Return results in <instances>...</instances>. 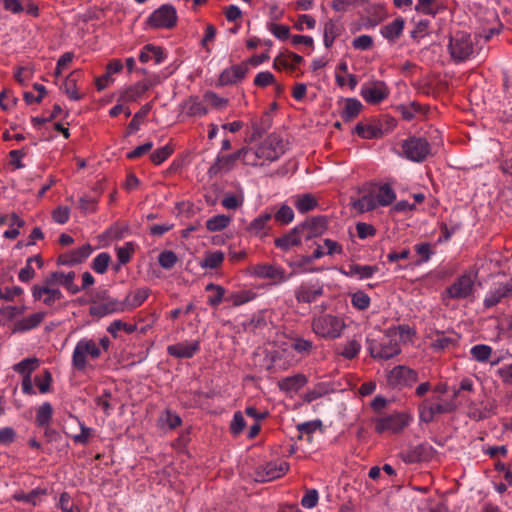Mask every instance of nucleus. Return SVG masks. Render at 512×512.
<instances>
[{
	"label": "nucleus",
	"mask_w": 512,
	"mask_h": 512,
	"mask_svg": "<svg viewBox=\"0 0 512 512\" xmlns=\"http://www.w3.org/2000/svg\"><path fill=\"white\" fill-rule=\"evenodd\" d=\"M90 244H84L77 249L59 255L57 263L60 265L73 266L84 262L92 253Z\"/></svg>",
	"instance_id": "nucleus-18"
},
{
	"label": "nucleus",
	"mask_w": 512,
	"mask_h": 512,
	"mask_svg": "<svg viewBox=\"0 0 512 512\" xmlns=\"http://www.w3.org/2000/svg\"><path fill=\"white\" fill-rule=\"evenodd\" d=\"M110 260V255L102 252L93 259L91 267L96 273L103 274L106 272Z\"/></svg>",
	"instance_id": "nucleus-52"
},
{
	"label": "nucleus",
	"mask_w": 512,
	"mask_h": 512,
	"mask_svg": "<svg viewBox=\"0 0 512 512\" xmlns=\"http://www.w3.org/2000/svg\"><path fill=\"white\" fill-rule=\"evenodd\" d=\"M404 24H405V22H404L403 18H401V17L396 18L391 23L383 26L380 29V33L387 40L395 41L402 35L403 29H404Z\"/></svg>",
	"instance_id": "nucleus-29"
},
{
	"label": "nucleus",
	"mask_w": 512,
	"mask_h": 512,
	"mask_svg": "<svg viewBox=\"0 0 512 512\" xmlns=\"http://www.w3.org/2000/svg\"><path fill=\"white\" fill-rule=\"evenodd\" d=\"M268 30L278 39L284 41L290 37V28L287 25L270 23Z\"/></svg>",
	"instance_id": "nucleus-57"
},
{
	"label": "nucleus",
	"mask_w": 512,
	"mask_h": 512,
	"mask_svg": "<svg viewBox=\"0 0 512 512\" xmlns=\"http://www.w3.org/2000/svg\"><path fill=\"white\" fill-rule=\"evenodd\" d=\"M458 336H447L444 333H437L431 342V347L436 351H443L457 344Z\"/></svg>",
	"instance_id": "nucleus-34"
},
{
	"label": "nucleus",
	"mask_w": 512,
	"mask_h": 512,
	"mask_svg": "<svg viewBox=\"0 0 512 512\" xmlns=\"http://www.w3.org/2000/svg\"><path fill=\"white\" fill-rule=\"evenodd\" d=\"M289 347L298 354L306 356L311 353L314 345L310 340H306L301 337H295L290 339Z\"/></svg>",
	"instance_id": "nucleus-38"
},
{
	"label": "nucleus",
	"mask_w": 512,
	"mask_h": 512,
	"mask_svg": "<svg viewBox=\"0 0 512 512\" xmlns=\"http://www.w3.org/2000/svg\"><path fill=\"white\" fill-rule=\"evenodd\" d=\"M512 298V280L495 283L487 292L484 306L491 308L505 300Z\"/></svg>",
	"instance_id": "nucleus-12"
},
{
	"label": "nucleus",
	"mask_w": 512,
	"mask_h": 512,
	"mask_svg": "<svg viewBox=\"0 0 512 512\" xmlns=\"http://www.w3.org/2000/svg\"><path fill=\"white\" fill-rule=\"evenodd\" d=\"M39 366V360L35 357L26 358L14 365V370L23 376H31V373Z\"/></svg>",
	"instance_id": "nucleus-44"
},
{
	"label": "nucleus",
	"mask_w": 512,
	"mask_h": 512,
	"mask_svg": "<svg viewBox=\"0 0 512 512\" xmlns=\"http://www.w3.org/2000/svg\"><path fill=\"white\" fill-rule=\"evenodd\" d=\"M319 495L316 489L306 490L305 495L301 499V505L304 508L312 509L318 504Z\"/></svg>",
	"instance_id": "nucleus-61"
},
{
	"label": "nucleus",
	"mask_w": 512,
	"mask_h": 512,
	"mask_svg": "<svg viewBox=\"0 0 512 512\" xmlns=\"http://www.w3.org/2000/svg\"><path fill=\"white\" fill-rule=\"evenodd\" d=\"M308 382L306 375L302 373L285 377L278 382V387L285 393H296Z\"/></svg>",
	"instance_id": "nucleus-23"
},
{
	"label": "nucleus",
	"mask_w": 512,
	"mask_h": 512,
	"mask_svg": "<svg viewBox=\"0 0 512 512\" xmlns=\"http://www.w3.org/2000/svg\"><path fill=\"white\" fill-rule=\"evenodd\" d=\"M243 202L244 198L242 195L228 194L224 196V198L221 201V204L224 208L228 210H236L237 208L242 206Z\"/></svg>",
	"instance_id": "nucleus-59"
},
{
	"label": "nucleus",
	"mask_w": 512,
	"mask_h": 512,
	"mask_svg": "<svg viewBox=\"0 0 512 512\" xmlns=\"http://www.w3.org/2000/svg\"><path fill=\"white\" fill-rule=\"evenodd\" d=\"M148 297V291L146 289H138L135 292L126 296L123 303L126 309H132L140 306Z\"/></svg>",
	"instance_id": "nucleus-39"
},
{
	"label": "nucleus",
	"mask_w": 512,
	"mask_h": 512,
	"mask_svg": "<svg viewBox=\"0 0 512 512\" xmlns=\"http://www.w3.org/2000/svg\"><path fill=\"white\" fill-rule=\"evenodd\" d=\"M256 274L262 278L279 279L285 281L284 270L278 266L264 264L255 269Z\"/></svg>",
	"instance_id": "nucleus-33"
},
{
	"label": "nucleus",
	"mask_w": 512,
	"mask_h": 512,
	"mask_svg": "<svg viewBox=\"0 0 512 512\" xmlns=\"http://www.w3.org/2000/svg\"><path fill=\"white\" fill-rule=\"evenodd\" d=\"M53 415V407L49 402H44L36 412L35 423L38 427L50 425Z\"/></svg>",
	"instance_id": "nucleus-35"
},
{
	"label": "nucleus",
	"mask_w": 512,
	"mask_h": 512,
	"mask_svg": "<svg viewBox=\"0 0 512 512\" xmlns=\"http://www.w3.org/2000/svg\"><path fill=\"white\" fill-rule=\"evenodd\" d=\"M255 294L252 291L244 290L236 293H231L225 298V301L233 306H239L252 300Z\"/></svg>",
	"instance_id": "nucleus-48"
},
{
	"label": "nucleus",
	"mask_w": 512,
	"mask_h": 512,
	"mask_svg": "<svg viewBox=\"0 0 512 512\" xmlns=\"http://www.w3.org/2000/svg\"><path fill=\"white\" fill-rule=\"evenodd\" d=\"M151 109L152 103L150 102L146 103L144 106L141 107V109L138 112L135 113L127 127V133L129 135L139 130L140 120L145 118L149 114Z\"/></svg>",
	"instance_id": "nucleus-40"
},
{
	"label": "nucleus",
	"mask_w": 512,
	"mask_h": 512,
	"mask_svg": "<svg viewBox=\"0 0 512 512\" xmlns=\"http://www.w3.org/2000/svg\"><path fill=\"white\" fill-rule=\"evenodd\" d=\"M274 220L280 225H288L294 219L293 209L286 204H282L274 214H272Z\"/></svg>",
	"instance_id": "nucleus-42"
},
{
	"label": "nucleus",
	"mask_w": 512,
	"mask_h": 512,
	"mask_svg": "<svg viewBox=\"0 0 512 512\" xmlns=\"http://www.w3.org/2000/svg\"><path fill=\"white\" fill-rule=\"evenodd\" d=\"M157 83V80H144L125 89L119 97L122 102H136Z\"/></svg>",
	"instance_id": "nucleus-19"
},
{
	"label": "nucleus",
	"mask_w": 512,
	"mask_h": 512,
	"mask_svg": "<svg viewBox=\"0 0 512 512\" xmlns=\"http://www.w3.org/2000/svg\"><path fill=\"white\" fill-rule=\"evenodd\" d=\"M470 353L474 360L478 362H486L492 354V348L485 344H478L471 348Z\"/></svg>",
	"instance_id": "nucleus-49"
},
{
	"label": "nucleus",
	"mask_w": 512,
	"mask_h": 512,
	"mask_svg": "<svg viewBox=\"0 0 512 512\" xmlns=\"http://www.w3.org/2000/svg\"><path fill=\"white\" fill-rule=\"evenodd\" d=\"M389 88L383 81H373L361 86L360 95L369 104H379L389 96Z\"/></svg>",
	"instance_id": "nucleus-11"
},
{
	"label": "nucleus",
	"mask_w": 512,
	"mask_h": 512,
	"mask_svg": "<svg viewBox=\"0 0 512 512\" xmlns=\"http://www.w3.org/2000/svg\"><path fill=\"white\" fill-rule=\"evenodd\" d=\"M98 358H100V351L96 346V341L91 338H82L74 347L71 365L73 370L77 372H86L93 368L89 360H97Z\"/></svg>",
	"instance_id": "nucleus-1"
},
{
	"label": "nucleus",
	"mask_w": 512,
	"mask_h": 512,
	"mask_svg": "<svg viewBox=\"0 0 512 512\" xmlns=\"http://www.w3.org/2000/svg\"><path fill=\"white\" fill-rule=\"evenodd\" d=\"M373 45V38L369 35H360L352 41V46L357 50H369Z\"/></svg>",
	"instance_id": "nucleus-64"
},
{
	"label": "nucleus",
	"mask_w": 512,
	"mask_h": 512,
	"mask_svg": "<svg viewBox=\"0 0 512 512\" xmlns=\"http://www.w3.org/2000/svg\"><path fill=\"white\" fill-rule=\"evenodd\" d=\"M338 35H339V29H338L337 25L332 20H329L328 22H326L325 26H324V37H323L325 47L326 48L331 47L334 40L336 39V37Z\"/></svg>",
	"instance_id": "nucleus-51"
},
{
	"label": "nucleus",
	"mask_w": 512,
	"mask_h": 512,
	"mask_svg": "<svg viewBox=\"0 0 512 512\" xmlns=\"http://www.w3.org/2000/svg\"><path fill=\"white\" fill-rule=\"evenodd\" d=\"M361 345L356 340H350L345 345L340 355L346 359H354L360 352Z\"/></svg>",
	"instance_id": "nucleus-60"
},
{
	"label": "nucleus",
	"mask_w": 512,
	"mask_h": 512,
	"mask_svg": "<svg viewBox=\"0 0 512 512\" xmlns=\"http://www.w3.org/2000/svg\"><path fill=\"white\" fill-rule=\"evenodd\" d=\"M473 50L470 35L467 33L456 32L450 37L449 51L454 61L462 62L467 60L473 54Z\"/></svg>",
	"instance_id": "nucleus-4"
},
{
	"label": "nucleus",
	"mask_w": 512,
	"mask_h": 512,
	"mask_svg": "<svg viewBox=\"0 0 512 512\" xmlns=\"http://www.w3.org/2000/svg\"><path fill=\"white\" fill-rule=\"evenodd\" d=\"M200 350L199 341H185L169 345L167 353L175 358H192Z\"/></svg>",
	"instance_id": "nucleus-20"
},
{
	"label": "nucleus",
	"mask_w": 512,
	"mask_h": 512,
	"mask_svg": "<svg viewBox=\"0 0 512 512\" xmlns=\"http://www.w3.org/2000/svg\"><path fill=\"white\" fill-rule=\"evenodd\" d=\"M178 262L177 255L171 250H164L158 256V263L164 269H171Z\"/></svg>",
	"instance_id": "nucleus-53"
},
{
	"label": "nucleus",
	"mask_w": 512,
	"mask_h": 512,
	"mask_svg": "<svg viewBox=\"0 0 512 512\" xmlns=\"http://www.w3.org/2000/svg\"><path fill=\"white\" fill-rule=\"evenodd\" d=\"M272 219L271 212L261 213L258 217L253 219L247 227V231L254 236L263 237L267 234L268 223Z\"/></svg>",
	"instance_id": "nucleus-24"
},
{
	"label": "nucleus",
	"mask_w": 512,
	"mask_h": 512,
	"mask_svg": "<svg viewBox=\"0 0 512 512\" xmlns=\"http://www.w3.org/2000/svg\"><path fill=\"white\" fill-rule=\"evenodd\" d=\"M59 507L63 512H80L79 508L71 501V497L67 492H63L60 495Z\"/></svg>",
	"instance_id": "nucleus-63"
},
{
	"label": "nucleus",
	"mask_w": 512,
	"mask_h": 512,
	"mask_svg": "<svg viewBox=\"0 0 512 512\" xmlns=\"http://www.w3.org/2000/svg\"><path fill=\"white\" fill-rule=\"evenodd\" d=\"M176 22L177 12L171 4L161 5L147 19V23L153 28L171 29L176 25Z\"/></svg>",
	"instance_id": "nucleus-8"
},
{
	"label": "nucleus",
	"mask_w": 512,
	"mask_h": 512,
	"mask_svg": "<svg viewBox=\"0 0 512 512\" xmlns=\"http://www.w3.org/2000/svg\"><path fill=\"white\" fill-rule=\"evenodd\" d=\"M172 152L173 149L169 145H165L151 153L150 159L155 165H160L172 154Z\"/></svg>",
	"instance_id": "nucleus-56"
},
{
	"label": "nucleus",
	"mask_w": 512,
	"mask_h": 512,
	"mask_svg": "<svg viewBox=\"0 0 512 512\" xmlns=\"http://www.w3.org/2000/svg\"><path fill=\"white\" fill-rule=\"evenodd\" d=\"M137 330V326L135 323L131 322H112L111 325L107 328V331L114 337L117 338L120 336V332H125L127 334H131Z\"/></svg>",
	"instance_id": "nucleus-46"
},
{
	"label": "nucleus",
	"mask_w": 512,
	"mask_h": 512,
	"mask_svg": "<svg viewBox=\"0 0 512 512\" xmlns=\"http://www.w3.org/2000/svg\"><path fill=\"white\" fill-rule=\"evenodd\" d=\"M303 232V226H295L288 233L274 240L275 246L281 250L287 251L297 246L301 242L300 234Z\"/></svg>",
	"instance_id": "nucleus-21"
},
{
	"label": "nucleus",
	"mask_w": 512,
	"mask_h": 512,
	"mask_svg": "<svg viewBox=\"0 0 512 512\" xmlns=\"http://www.w3.org/2000/svg\"><path fill=\"white\" fill-rule=\"evenodd\" d=\"M293 204L299 212L306 213L316 207L317 201L311 194H303L296 196L293 200Z\"/></svg>",
	"instance_id": "nucleus-36"
},
{
	"label": "nucleus",
	"mask_w": 512,
	"mask_h": 512,
	"mask_svg": "<svg viewBox=\"0 0 512 512\" xmlns=\"http://www.w3.org/2000/svg\"><path fill=\"white\" fill-rule=\"evenodd\" d=\"M75 272L70 271L68 273H64L62 271L52 272L46 279V283L52 285L53 287L61 285L65 287L71 294H76L80 291V287H78L75 283Z\"/></svg>",
	"instance_id": "nucleus-17"
},
{
	"label": "nucleus",
	"mask_w": 512,
	"mask_h": 512,
	"mask_svg": "<svg viewBox=\"0 0 512 512\" xmlns=\"http://www.w3.org/2000/svg\"><path fill=\"white\" fill-rule=\"evenodd\" d=\"M372 193L378 206H388L396 199V194L389 184L380 185Z\"/></svg>",
	"instance_id": "nucleus-30"
},
{
	"label": "nucleus",
	"mask_w": 512,
	"mask_h": 512,
	"mask_svg": "<svg viewBox=\"0 0 512 512\" xmlns=\"http://www.w3.org/2000/svg\"><path fill=\"white\" fill-rule=\"evenodd\" d=\"M377 271V266L350 264L348 269H342L341 273L347 277H357L362 280L371 278Z\"/></svg>",
	"instance_id": "nucleus-25"
},
{
	"label": "nucleus",
	"mask_w": 512,
	"mask_h": 512,
	"mask_svg": "<svg viewBox=\"0 0 512 512\" xmlns=\"http://www.w3.org/2000/svg\"><path fill=\"white\" fill-rule=\"evenodd\" d=\"M329 391H330L329 384L320 382V383L316 384L313 389L307 391L303 395V400L307 403H311V402L325 396L326 394L329 393Z\"/></svg>",
	"instance_id": "nucleus-41"
},
{
	"label": "nucleus",
	"mask_w": 512,
	"mask_h": 512,
	"mask_svg": "<svg viewBox=\"0 0 512 512\" xmlns=\"http://www.w3.org/2000/svg\"><path fill=\"white\" fill-rule=\"evenodd\" d=\"M362 109L361 102L356 98H347L345 105L340 112L341 118L345 122H350L355 119Z\"/></svg>",
	"instance_id": "nucleus-32"
},
{
	"label": "nucleus",
	"mask_w": 512,
	"mask_h": 512,
	"mask_svg": "<svg viewBox=\"0 0 512 512\" xmlns=\"http://www.w3.org/2000/svg\"><path fill=\"white\" fill-rule=\"evenodd\" d=\"M417 381V371L404 365L395 366L387 374V384L392 388L412 387Z\"/></svg>",
	"instance_id": "nucleus-6"
},
{
	"label": "nucleus",
	"mask_w": 512,
	"mask_h": 512,
	"mask_svg": "<svg viewBox=\"0 0 512 512\" xmlns=\"http://www.w3.org/2000/svg\"><path fill=\"white\" fill-rule=\"evenodd\" d=\"M33 297L47 306H52L62 299V293L57 287L47 284L44 280L42 286L35 285L33 287Z\"/></svg>",
	"instance_id": "nucleus-16"
},
{
	"label": "nucleus",
	"mask_w": 512,
	"mask_h": 512,
	"mask_svg": "<svg viewBox=\"0 0 512 512\" xmlns=\"http://www.w3.org/2000/svg\"><path fill=\"white\" fill-rule=\"evenodd\" d=\"M166 58L164 50L152 44H146L140 51L139 60L142 63H147L154 60L155 64H161Z\"/></svg>",
	"instance_id": "nucleus-26"
},
{
	"label": "nucleus",
	"mask_w": 512,
	"mask_h": 512,
	"mask_svg": "<svg viewBox=\"0 0 512 512\" xmlns=\"http://www.w3.org/2000/svg\"><path fill=\"white\" fill-rule=\"evenodd\" d=\"M397 109L407 121L413 120L417 114L424 113L423 107L417 102H411L408 105H400Z\"/></svg>",
	"instance_id": "nucleus-45"
},
{
	"label": "nucleus",
	"mask_w": 512,
	"mask_h": 512,
	"mask_svg": "<svg viewBox=\"0 0 512 512\" xmlns=\"http://www.w3.org/2000/svg\"><path fill=\"white\" fill-rule=\"evenodd\" d=\"M388 333L396 338L398 341H410L415 331L407 324L399 325L397 328H390Z\"/></svg>",
	"instance_id": "nucleus-47"
},
{
	"label": "nucleus",
	"mask_w": 512,
	"mask_h": 512,
	"mask_svg": "<svg viewBox=\"0 0 512 512\" xmlns=\"http://www.w3.org/2000/svg\"><path fill=\"white\" fill-rule=\"evenodd\" d=\"M204 99L216 109H223L228 104V99L218 96L215 92L208 91L204 94Z\"/></svg>",
	"instance_id": "nucleus-62"
},
{
	"label": "nucleus",
	"mask_w": 512,
	"mask_h": 512,
	"mask_svg": "<svg viewBox=\"0 0 512 512\" xmlns=\"http://www.w3.org/2000/svg\"><path fill=\"white\" fill-rule=\"evenodd\" d=\"M224 260V254L221 251H214L208 253L203 262L202 267L215 269L221 265Z\"/></svg>",
	"instance_id": "nucleus-54"
},
{
	"label": "nucleus",
	"mask_w": 512,
	"mask_h": 512,
	"mask_svg": "<svg viewBox=\"0 0 512 512\" xmlns=\"http://www.w3.org/2000/svg\"><path fill=\"white\" fill-rule=\"evenodd\" d=\"M299 226H303V230H308L307 238L310 239L321 235L326 230L327 219L325 216L312 217Z\"/></svg>",
	"instance_id": "nucleus-27"
},
{
	"label": "nucleus",
	"mask_w": 512,
	"mask_h": 512,
	"mask_svg": "<svg viewBox=\"0 0 512 512\" xmlns=\"http://www.w3.org/2000/svg\"><path fill=\"white\" fill-rule=\"evenodd\" d=\"M249 71V63L243 62L224 69L218 79L217 86L233 85L245 78Z\"/></svg>",
	"instance_id": "nucleus-14"
},
{
	"label": "nucleus",
	"mask_w": 512,
	"mask_h": 512,
	"mask_svg": "<svg viewBox=\"0 0 512 512\" xmlns=\"http://www.w3.org/2000/svg\"><path fill=\"white\" fill-rule=\"evenodd\" d=\"M206 290L211 292V294L208 295V303L212 306L218 305L223 300L225 301L226 297H224L225 290L223 287L219 285L208 284Z\"/></svg>",
	"instance_id": "nucleus-50"
},
{
	"label": "nucleus",
	"mask_w": 512,
	"mask_h": 512,
	"mask_svg": "<svg viewBox=\"0 0 512 512\" xmlns=\"http://www.w3.org/2000/svg\"><path fill=\"white\" fill-rule=\"evenodd\" d=\"M474 292V280L472 276L465 273L446 288L445 296L450 299H467L473 295Z\"/></svg>",
	"instance_id": "nucleus-9"
},
{
	"label": "nucleus",
	"mask_w": 512,
	"mask_h": 512,
	"mask_svg": "<svg viewBox=\"0 0 512 512\" xmlns=\"http://www.w3.org/2000/svg\"><path fill=\"white\" fill-rule=\"evenodd\" d=\"M455 409L451 402H441L440 398H426L418 405L420 421L430 423L436 415L450 413Z\"/></svg>",
	"instance_id": "nucleus-3"
},
{
	"label": "nucleus",
	"mask_w": 512,
	"mask_h": 512,
	"mask_svg": "<svg viewBox=\"0 0 512 512\" xmlns=\"http://www.w3.org/2000/svg\"><path fill=\"white\" fill-rule=\"evenodd\" d=\"M410 418L404 413H394L388 416L375 419V431L379 434L384 432L398 433L408 424Z\"/></svg>",
	"instance_id": "nucleus-10"
},
{
	"label": "nucleus",
	"mask_w": 512,
	"mask_h": 512,
	"mask_svg": "<svg viewBox=\"0 0 512 512\" xmlns=\"http://www.w3.org/2000/svg\"><path fill=\"white\" fill-rule=\"evenodd\" d=\"M250 149L247 147H243L239 150H237L234 153L228 154V155H221L218 154L214 163L210 166L208 170V174L213 177L216 176L222 172H228L231 171L238 160L242 159L246 163V156L249 154Z\"/></svg>",
	"instance_id": "nucleus-7"
},
{
	"label": "nucleus",
	"mask_w": 512,
	"mask_h": 512,
	"mask_svg": "<svg viewBox=\"0 0 512 512\" xmlns=\"http://www.w3.org/2000/svg\"><path fill=\"white\" fill-rule=\"evenodd\" d=\"M289 469V464L285 461L268 463L262 475V481H271L284 475Z\"/></svg>",
	"instance_id": "nucleus-28"
},
{
	"label": "nucleus",
	"mask_w": 512,
	"mask_h": 512,
	"mask_svg": "<svg viewBox=\"0 0 512 512\" xmlns=\"http://www.w3.org/2000/svg\"><path fill=\"white\" fill-rule=\"evenodd\" d=\"M437 0H418L415 10L425 15L435 16L438 10L435 8Z\"/></svg>",
	"instance_id": "nucleus-55"
},
{
	"label": "nucleus",
	"mask_w": 512,
	"mask_h": 512,
	"mask_svg": "<svg viewBox=\"0 0 512 512\" xmlns=\"http://www.w3.org/2000/svg\"><path fill=\"white\" fill-rule=\"evenodd\" d=\"M368 350L373 358L384 360L393 358L401 351L398 340L393 338L389 333H387L380 342L375 340L370 341Z\"/></svg>",
	"instance_id": "nucleus-5"
},
{
	"label": "nucleus",
	"mask_w": 512,
	"mask_h": 512,
	"mask_svg": "<svg viewBox=\"0 0 512 512\" xmlns=\"http://www.w3.org/2000/svg\"><path fill=\"white\" fill-rule=\"evenodd\" d=\"M401 155L413 162L421 163L431 154V146L423 137L410 136L402 141Z\"/></svg>",
	"instance_id": "nucleus-2"
},
{
	"label": "nucleus",
	"mask_w": 512,
	"mask_h": 512,
	"mask_svg": "<svg viewBox=\"0 0 512 512\" xmlns=\"http://www.w3.org/2000/svg\"><path fill=\"white\" fill-rule=\"evenodd\" d=\"M125 310V304L115 298H102V301H92L90 306V314L94 317H105L112 313Z\"/></svg>",
	"instance_id": "nucleus-13"
},
{
	"label": "nucleus",
	"mask_w": 512,
	"mask_h": 512,
	"mask_svg": "<svg viewBox=\"0 0 512 512\" xmlns=\"http://www.w3.org/2000/svg\"><path fill=\"white\" fill-rule=\"evenodd\" d=\"M322 292V286L318 283H303L296 289L295 296L299 302L310 303L315 301Z\"/></svg>",
	"instance_id": "nucleus-22"
},
{
	"label": "nucleus",
	"mask_w": 512,
	"mask_h": 512,
	"mask_svg": "<svg viewBox=\"0 0 512 512\" xmlns=\"http://www.w3.org/2000/svg\"><path fill=\"white\" fill-rule=\"evenodd\" d=\"M345 327V322H312L314 333L328 340L340 337Z\"/></svg>",
	"instance_id": "nucleus-15"
},
{
	"label": "nucleus",
	"mask_w": 512,
	"mask_h": 512,
	"mask_svg": "<svg viewBox=\"0 0 512 512\" xmlns=\"http://www.w3.org/2000/svg\"><path fill=\"white\" fill-rule=\"evenodd\" d=\"M79 75H80V73L77 71L70 73L66 77V79L61 87V89H63L64 93L69 97V99L74 100V101H78V100L82 99V97H83V95L78 93V91L76 89Z\"/></svg>",
	"instance_id": "nucleus-31"
},
{
	"label": "nucleus",
	"mask_w": 512,
	"mask_h": 512,
	"mask_svg": "<svg viewBox=\"0 0 512 512\" xmlns=\"http://www.w3.org/2000/svg\"><path fill=\"white\" fill-rule=\"evenodd\" d=\"M353 207L361 213L374 210L378 207L374 194L371 192L363 195L353 203Z\"/></svg>",
	"instance_id": "nucleus-37"
},
{
	"label": "nucleus",
	"mask_w": 512,
	"mask_h": 512,
	"mask_svg": "<svg viewBox=\"0 0 512 512\" xmlns=\"http://www.w3.org/2000/svg\"><path fill=\"white\" fill-rule=\"evenodd\" d=\"M23 311V307L20 305L11 304L7 302L0 307V313L4 318L8 320L18 317Z\"/></svg>",
	"instance_id": "nucleus-58"
},
{
	"label": "nucleus",
	"mask_w": 512,
	"mask_h": 512,
	"mask_svg": "<svg viewBox=\"0 0 512 512\" xmlns=\"http://www.w3.org/2000/svg\"><path fill=\"white\" fill-rule=\"evenodd\" d=\"M231 218L224 214H218L206 222V228L211 232L222 231L230 224Z\"/></svg>",
	"instance_id": "nucleus-43"
}]
</instances>
